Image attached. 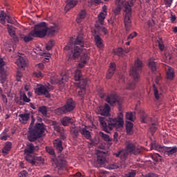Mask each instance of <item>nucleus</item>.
Wrapping results in <instances>:
<instances>
[{"instance_id": "nucleus-16", "label": "nucleus", "mask_w": 177, "mask_h": 177, "mask_svg": "<svg viewBox=\"0 0 177 177\" xmlns=\"http://www.w3.org/2000/svg\"><path fill=\"white\" fill-rule=\"evenodd\" d=\"M30 164L35 165V167H39L44 164V158L42 157H38L35 155H33L31 158H30L28 160Z\"/></svg>"}, {"instance_id": "nucleus-52", "label": "nucleus", "mask_w": 177, "mask_h": 177, "mask_svg": "<svg viewBox=\"0 0 177 177\" xmlns=\"http://www.w3.org/2000/svg\"><path fill=\"white\" fill-rule=\"evenodd\" d=\"M138 35V33L136 32H133V33L130 34L128 37L127 39H133L135 38V37H136Z\"/></svg>"}, {"instance_id": "nucleus-15", "label": "nucleus", "mask_w": 177, "mask_h": 177, "mask_svg": "<svg viewBox=\"0 0 177 177\" xmlns=\"http://www.w3.org/2000/svg\"><path fill=\"white\" fill-rule=\"evenodd\" d=\"M81 133V127L77 126L75 124L70 127V133L74 140H77Z\"/></svg>"}, {"instance_id": "nucleus-32", "label": "nucleus", "mask_w": 177, "mask_h": 177, "mask_svg": "<svg viewBox=\"0 0 177 177\" xmlns=\"http://www.w3.org/2000/svg\"><path fill=\"white\" fill-rule=\"evenodd\" d=\"M86 15V12L84 10H82L80 12L79 15L77 16V17L76 19L77 23H78V24L81 23V21H82V20H84V19H85Z\"/></svg>"}, {"instance_id": "nucleus-20", "label": "nucleus", "mask_w": 177, "mask_h": 177, "mask_svg": "<svg viewBox=\"0 0 177 177\" xmlns=\"http://www.w3.org/2000/svg\"><path fill=\"white\" fill-rule=\"evenodd\" d=\"M7 30L8 31V34L12 37L15 42H19V37L16 36V28L12 25H7Z\"/></svg>"}, {"instance_id": "nucleus-43", "label": "nucleus", "mask_w": 177, "mask_h": 177, "mask_svg": "<svg viewBox=\"0 0 177 177\" xmlns=\"http://www.w3.org/2000/svg\"><path fill=\"white\" fill-rule=\"evenodd\" d=\"M167 77L168 78V80H172V78H174V71L171 68H169L167 72Z\"/></svg>"}, {"instance_id": "nucleus-44", "label": "nucleus", "mask_w": 177, "mask_h": 177, "mask_svg": "<svg viewBox=\"0 0 177 177\" xmlns=\"http://www.w3.org/2000/svg\"><path fill=\"white\" fill-rule=\"evenodd\" d=\"M147 24L149 28H151V31H153V27L156 26V22L154 21L153 19H149L147 22Z\"/></svg>"}, {"instance_id": "nucleus-35", "label": "nucleus", "mask_w": 177, "mask_h": 177, "mask_svg": "<svg viewBox=\"0 0 177 177\" xmlns=\"http://www.w3.org/2000/svg\"><path fill=\"white\" fill-rule=\"evenodd\" d=\"M80 133H82L84 138H86V139L91 138V132L86 129V127L81 128Z\"/></svg>"}, {"instance_id": "nucleus-39", "label": "nucleus", "mask_w": 177, "mask_h": 177, "mask_svg": "<svg viewBox=\"0 0 177 177\" xmlns=\"http://www.w3.org/2000/svg\"><path fill=\"white\" fill-rule=\"evenodd\" d=\"M133 129V123L131 122H126V130L127 133H131Z\"/></svg>"}, {"instance_id": "nucleus-55", "label": "nucleus", "mask_w": 177, "mask_h": 177, "mask_svg": "<svg viewBox=\"0 0 177 177\" xmlns=\"http://www.w3.org/2000/svg\"><path fill=\"white\" fill-rule=\"evenodd\" d=\"M36 67H37L38 71H42V70H44V64L39 63V64H37L36 66Z\"/></svg>"}, {"instance_id": "nucleus-22", "label": "nucleus", "mask_w": 177, "mask_h": 177, "mask_svg": "<svg viewBox=\"0 0 177 177\" xmlns=\"http://www.w3.org/2000/svg\"><path fill=\"white\" fill-rule=\"evenodd\" d=\"M61 124L63 127H68L70 124L74 125V120L73 118H70L68 116H65L61 119Z\"/></svg>"}, {"instance_id": "nucleus-21", "label": "nucleus", "mask_w": 177, "mask_h": 177, "mask_svg": "<svg viewBox=\"0 0 177 177\" xmlns=\"http://www.w3.org/2000/svg\"><path fill=\"white\" fill-rule=\"evenodd\" d=\"M93 37L97 48H99V49H102V48H103V39H102V37H100V36L97 35L96 30H94Z\"/></svg>"}, {"instance_id": "nucleus-30", "label": "nucleus", "mask_w": 177, "mask_h": 177, "mask_svg": "<svg viewBox=\"0 0 177 177\" xmlns=\"http://www.w3.org/2000/svg\"><path fill=\"white\" fill-rule=\"evenodd\" d=\"M114 73H115V64L111 63L109 69L108 71V73L106 75L107 80H110V78H111V77H113Z\"/></svg>"}, {"instance_id": "nucleus-3", "label": "nucleus", "mask_w": 177, "mask_h": 177, "mask_svg": "<svg viewBox=\"0 0 177 177\" xmlns=\"http://www.w3.org/2000/svg\"><path fill=\"white\" fill-rule=\"evenodd\" d=\"M30 118L31 122L28 132V140L29 142H35L39 138H42V135L45 133V124L44 123H36L34 127L35 118L32 115H30Z\"/></svg>"}, {"instance_id": "nucleus-61", "label": "nucleus", "mask_w": 177, "mask_h": 177, "mask_svg": "<svg viewBox=\"0 0 177 177\" xmlns=\"http://www.w3.org/2000/svg\"><path fill=\"white\" fill-rule=\"evenodd\" d=\"M176 20V15H171V17H170L171 23H175Z\"/></svg>"}, {"instance_id": "nucleus-54", "label": "nucleus", "mask_w": 177, "mask_h": 177, "mask_svg": "<svg viewBox=\"0 0 177 177\" xmlns=\"http://www.w3.org/2000/svg\"><path fill=\"white\" fill-rule=\"evenodd\" d=\"M8 138H9L8 134H0L1 140H8Z\"/></svg>"}, {"instance_id": "nucleus-17", "label": "nucleus", "mask_w": 177, "mask_h": 177, "mask_svg": "<svg viewBox=\"0 0 177 177\" xmlns=\"http://www.w3.org/2000/svg\"><path fill=\"white\" fill-rule=\"evenodd\" d=\"M111 109L110 108V106L108 104H105L104 106H99L98 109H97V111L98 114H100V115H104V116H109L110 115V111Z\"/></svg>"}, {"instance_id": "nucleus-9", "label": "nucleus", "mask_w": 177, "mask_h": 177, "mask_svg": "<svg viewBox=\"0 0 177 177\" xmlns=\"http://www.w3.org/2000/svg\"><path fill=\"white\" fill-rule=\"evenodd\" d=\"M141 122L144 124H149V131L151 132V135H154V132L157 131L158 128V123L157 122V118H150L149 115L144 114L141 118Z\"/></svg>"}, {"instance_id": "nucleus-40", "label": "nucleus", "mask_w": 177, "mask_h": 177, "mask_svg": "<svg viewBox=\"0 0 177 177\" xmlns=\"http://www.w3.org/2000/svg\"><path fill=\"white\" fill-rule=\"evenodd\" d=\"M106 13L104 12H100L98 15V21L100 22V24H103L104 21V19H106Z\"/></svg>"}, {"instance_id": "nucleus-7", "label": "nucleus", "mask_w": 177, "mask_h": 177, "mask_svg": "<svg viewBox=\"0 0 177 177\" xmlns=\"http://www.w3.org/2000/svg\"><path fill=\"white\" fill-rule=\"evenodd\" d=\"M75 109V102L74 100L70 98L66 101V103L64 106L57 108L55 110V114L57 115H62L63 114H67L73 111Z\"/></svg>"}, {"instance_id": "nucleus-48", "label": "nucleus", "mask_w": 177, "mask_h": 177, "mask_svg": "<svg viewBox=\"0 0 177 177\" xmlns=\"http://www.w3.org/2000/svg\"><path fill=\"white\" fill-rule=\"evenodd\" d=\"M126 118L129 120V121H133V114L132 112H128L126 113Z\"/></svg>"}, {"instance_id": "nucleus-47", "label": "nucleus", "mask_w": 177, "mask_h": 177, "mask_svg": "<svg viewBox=\"0 0 177 177\" xmlns=\"http://www.w3.org/2000/svg\"><path fill=\"white\" fill-rule=\"evenodd\" d=\"M21 97L23 100V102H25L26 103H30V98H28L27 97V95H26V93H23L21 95Z\"/></svg>"}, {"instance_id": "nucleus-56", "label": "nucleus", "mask_w": 177, "mask_h": 177, "mask_svg": "<svg viewBox=\"0 0 177 177\" xmlns=\"http://www.w3.org/2000/svg\"><path fill=\"white\" fill-rule=\"evenodd\" d=\"M153 92L156 99L158 100L160 99V95H158V90H157V88H154Z\"/></svg>"}, {"instance_id": "nucleus-29", "label": "nucleus", "mask_w": 177, "mask_h": 177, "mask_svg": "<svg viewBox=\"0 0 177 177\" xmlns=\"http://www.w3.org/2000/svg\"><path fill=\"white\" fill-rule=\"evenodd\" d=\"M21 38L24 41V42L27 43L32 41L34 38H35V35H34L32 30H31L30 32L26 35L21 36Z\"/></svg>"}, {"instance_id": "nucleus-13", "label": "nucleus", "mask_w": 177, "mask_h": 177, "mask_svg": "<svg viewBox=\"0 0 177 177\" xmlns=\"http://www.w3.org/2000/svg\"><path fill=\"white\" fill-rule=\"evenodd\" d=\"M124 12V24L126 31H129V30H131V24L132 23V20L131 19V17H132V8H128Z\"/></svg>"}, {"instance_id": "nucleus-64", "label": "nucleus", "mask_w": 177, "mask_h": 177, "mask_svg": "<svg viewBox=\"0 0 177 177\" xmlns=\"http://www.w3.org/2000/svg\"><path fill=\"white\" fill-rule=\"evenodd\" d=\"M158 176L154 173H150L149 174L147 177H158Z\"/></svg>"}, {"instance_id": "nucleus-8", "label": "nucleus", "mask_w": 177, "mask_h": 177, "mask_svg": "<svg viewBox=\"0 0 177 177\" xmlns=\"http://www.w3.org/2000/svg\"><path fill=\"white\" fill-rule=\"evenodd\" d=\"M32 31L35 38H44L48 34V25L46 22H41L35 25Z\"/></svg>"}, {"instance_id": "nucleus-24", "label": "nucleus", "mask_w": 177, "mask_h": 177, "mask_svg": "<svg viewBox=\"0 0 177 177\" xmlns=\"http://www.w3.org/2000/svg\"><path fill=\"white\" fill-rule=\"evenodd\" d=\"M68 74L64 73L61 76V77L57 80L58 84L60 85V88L63 89L64 88V85H66V81H68Z\"/></svg>"}, {"instance_id": "nucleus-5", "label": "nucleus", "mask_w": 177, "mask_h": 177, "mask_svg": "<svg viewBox=\"0 0 177 177\" xmlns=\"http://www.w3.org/2000/svg\"><path fill=\"white\" fill-rule=\"evenodd\" d=\"M143 67V62L139 59H137L135 61L134 66L132 67V69L130 71V75H132L134 81L131 83H129L127 89L131 91L132 89H135L136 88V82L139 81V78H140V75L139 73L142 71V68Z\"/></svg>"}, {"instance_id": "nucleus-28", "label": "nucleus", "mask_w": 177, "mask_h": 177, "mask_svg": "<svg viewBox=\"0 0 177 177\" xmlns=\"http://www.w3.org/2000/svg\"><path fill=\"white\" fill-rule=\"evenodd\" d=\"M55 165L57 168H64L67 165V161L64 158H58L55 162Z\"/></svg>"}, {"instance_id": "nucleus-46", "label": "nucleus", "mask_w": 177, "mask_h": 177, "mask_svg": "<svg viewBox=\"0 0 177 177\" xmlns=\"http://www.w3.org/2000/svg\"><path fill=\"white\" fill-rule=\"evenodd\" d=\"M46 151L50 156H55V150L50 147H46Z\"/></svg>"}, {"instance_id": "nucleus-12", "label": "nucleus", "mask_w": 177, "mask_h": 177, "mask_svg": "<svg viewBox=\"0 0 177 177\" xmlns=\"http://www.w3.org/2000/svg\"><path fill=\"white\" fill-rule=\"evenodd\" d=\"M35 92L38 96L49 95V92H50V84H37V87L35 89Z\"/></svg>"}, {"instance_id": "nucleus-63", "label": "nucleus", "mask_w": 177, "mask_h": 177, "mask_svg": "<svg viewBox=\"0 0 177 177\" xmlns=\"http://www.w3.org/2000/svg\"><path fill=\"white\" fill-rule=\"evenodd\" d=\"M113 140L117 143L118 142V133L115 132L113 135Z\"/></svg>"}, {"instance_id": "nucleus-18", "label": "nucleus", "mask_w": 177, "mask_h": 177, "mask_svg": "<svg viewBox=\"0 0 177 177\" xmlns=\"http://www.w3.org/2000/svg\"><path fill=\"white\" fill-rule=\"evenodd\" d=\"M129 154L125 149H119L116 153H113V156L117 158H120L121 161H126Z\"/></svg>"}, {"instance_id": "nucleus-49", "label": "nucleus", "mask_w": 177, "mask_h": 177, "mask_svg": "<svg viewBox=\"0 0 177 177\" xmlns=\"http://www.w3.org/2000/svg\"><path fill=\"white\" fill-rule=\"evenodd\" d=\"M121 7L120 6H117L114 10H113V13L115 16H118V15H120L121 13Z\"/></svg>"}, {"instance_id": "nucleus-59", "label": "nucleus", "mask_w": 177, "mask_h": 177, "mask_svg": "<svg viewBox=\"0 0 177 177\" xmlns=\"http://www.w3.org/2000/svg\"><path fill=\"white\" fill-rule=\"evenodd\" d=\"M160 80H161V75L160 73H158L156 75V84H159Z\"/></svg>"}, {"instance_id": "nucleus-26", "label": "nucleus", "mask_w": 177, "mask_h": 177, "mask_svg": "<svg viewBox=\"0 0 177 177\" xmlns=\"http://www.w3.org/2000/svg\"><path fill=\"white\" fill-rule=\"evenodd\" d=\"M15 63L19 68H24L27 66V58L26 57H19Z\"/></svg>"}, {"instance_id": "nucleus-37", "label": "nucleus", "mask_w": 177, "mask_h": 177, "mask_svg": "<svg viewBox=\"0 0 177 177\" xmlns=\"http://www.w3.org/2000/svg\"><path fill=\"white\" fill-rule=\"evenodd\" d=\"M99 136L100 138L103 139L104 142H111V139L110 138V136L107 135L102 131L99 133Z\"/></svg>"}, {"instance_id": "nucleus-38", "label": "nucleus", "mask_w": 177, "mask_h": 177, "mask_svg": "<svg viewBox=\"0 0 177 177\" xmlns=\"http://www.w3.org/2000/svg\"><path fill=\"white\" fill-rule=\"evenodd\" d=\"M57 31V28L55 26H51L48 28L47 26V34L48 35H55V32Z\"/></svg>"}, {"instance_id": "nucleus-36", "label": "nucleus", "mask_w": 177, "mask_h": 177, "mask_svg": "<svg viewBox=\"0 0 177 177\" xmlns=\"http://www.w3.org/2000/svg\"><path fill=\"white\" fill-rule=\"evenodd\" d=\"M149 67L150 70H151L152 73H156L157 70V64L156 63V62L150 59V61L149 62Z\"/></svg>"}, {"instance_id": "nucleus-45", "label": "nucleus", "mask_w": 177, "mask_h": 177, "mask_svg": "<svg viewBox=\"0 0 177 177\" xmlns=\"http://www.w3.org/2000/svg\"><path fill=\"white\" fill-rule=\"evenodd\" d=\"M55 45V41H53V40H50L48 42V44L46 47V49L47 50H50V49H52V48H53V46Z\"/></svg>"}, {"instance_id": "nucleus-23", "label": "nucleus", "mask_w": 177, "mask_h": 177, "mask_svg": "<svg viewBox=\"0 0 177 177\" xmlns=\"http://www.w3.org/2000/svg\"><path fill=\"white\" fill-rule=\"evenodd\" d=\"M19 121L21 124H27V122L31 118V113H25L19 115Z\"/></svg>"}, {"instance_id": "nucleus-53", "label": "nucleus", "mask_w": 177, "mask_h": 177, "mask_svg": "<svg viewBox=\"0 0 177 177\" xmlns=\"http://www.w3.org/2000/svg\"><path fill=\"white\" fill-rule=\"evenodd\" d=\"M6 20L7 21L8 23H9L10 24H13L15 23V20H13L12 19V17L9 15H7V17L6 19Z\"/></svg>"}, {"instance_id": "nucleus-41", "label": "nucleus", "mask_w": 177, "mask_h": 177, "mask_svg": "<svg viewBox=\"0 0 177 177\" xmlns=\"http://www.w3.org/2000/svg\"><path fill=\"white\" fill-rule=\"evenodd\" d=\"M8 17V15L5 13L3 11H2L0 13V21L1 24L5 25V20H6V17Z\"/></svg>"}, {"instance_id": "nucleus-2", "label": "nucleus", "mask_w": 177, "mask_h": 177, "mask_svg": "<svg viewBox=\"0 0 177 177\" xmlns=\"http://www.w3.org/2000/svg\"><path fill=\"white\" fill-rule=\"evenodd\" d=\"M73 47V50L68 53V59H77V57L80 56V61L79 63V67L82 68L85 66L88 60H89V57L88 54L85 53V50L82 49L84 48V35L79 34L74 43L69 41V44L64 47L66 50H70Z\"/></svg>"}, {"instance_id": "nucleus-51", "label": "nucleus", "mask_w": 177, "mask_h": 177, "mask_svg": "<svg viewBox=\"0 0 177 177\" xmlns=\"http://www.w3.org/2000/svg\"><path fill=\"white\" fill-rule=\"evenodd\" d=\"M33 75L37 77V78H41L44 77V74L41 72V71H38V72L33 73Z\"/></svg>"}, {"instance_id": "nucleus-42", "label": "nucleus", "mask_w": 177, "mask_h": 177, "mask_svg": "<svg viewBox=\"0 0 177 177\" xmlns=\"http://www.w3.org/2000/svg\"><path fill=\"white\" fill-rule=\"evenodd\" d=\"M114 53L117 55V56H122L124 55V49H122V48H118L114 50Z\"/></svg>"}, {"instance_id": "nucleus-25", "label": "nucleus", "mask_w": 177, "mask_h": 177, "mask_svg": "<svg viewBox=\"0 0 177 177\" xmlns=\"http://www.w3.org/2000/svg\"><path fill=\"white\" fill-rule=\"evenodd\" d=\"M115 5L120 6L121 8H122V7L124 8V12H126L127 9H132L131 6H129V2L125 0H116Z\"/></svg>"}, {"instance_id": "nucleus-34", "label": "nucleus", "mask_w": 177, "mask_h": 177, "mask_svg": "<svg viewBox=\"0 0 177 177\" xmlns=\"http://www.w3.org/2000/svg\"><path fill=\"white\" fill-rule=\"evenodd\" d=\"M38 111L39 113H41V114H42L43 117H46V115H48V106H39Z\"/></svg>"}, {"instance_id": "nucleus-60", "label": "nucleus", "mask_w": 177, "mask_h": 177, "mask_svg": "<svg viewBox=\"0 0 177 177\" xmlns=\"http://www.w3.org/2000/svg\"><path fill=\"white\" fill-rule=\"evenodd\" d=\"M27 176V171H22L19 174V177H26Z\"/></svg>"}, {"instance_id": "nucleus-10", "label": "nucleus", "mask_w": 177, "mask_h": 177, "mask_svg": "<svg viewBox=\"0 0 177 177\" xmlns=\"http://www.w3.org/2000/svg\"><path fill=\"white\" fill-rule=\"evenodd\" d=\"M39 147L38 146H34V144L29 143L27 145L26 149H24L25 160L27 161L30 160L33 156H35V151H38Z\"/></svg>"}, {"instance_id": "nucleus-14", "label": "nucleus", "mask_w": 177, "mask_h": 177, "mask_svg": "<svg viewBox=\"0 0 177 177\" xmlns=\"http://www.w3.org/2000/svg\"><path fill=\"white\" fill-rule=\"evenodd\" d=\"M6 66V62L3 60V59L0 58V82L1 84H3L6 80V76L8 73H6V68L5 66Z\"/></svg>"}, {"instance_id": "nucleus-50", "label": "nucleus", "mask_w": 177, "mask_h": 177, "mask_svg": "<svg viewBox=\"0 0 177 177\" xmlns=\"http://www.w3.org/2000/svg\"><path fill=\"white\" fill-rule=\"evenodd\" d=\"M136 176V171L133 170L125 174L124 177H135Z\"/></svg>"}, {"instance_id": "nucleus-58", "label": "nucleus", "mask_w": 177, "mask_h": 177, "mask_svg": "<svg viewBox=\"0 0 177 177\" xmlns=\"http://www.w3.org/2000/svg\"><path fill=\"white\" fill-rule=\"evenodd\" d=\"M165 5L167 8H171V5H172V0H165Z\"/></svg>"}, {"instance_id": "nucleus-19", "label": "nucleus", "mask_w": 177, "mask_h": 177, "mask_svg": "<svg viewBox=\"0 0 177 177\" xmlns=\"http://www.w3.org/2000/svg\"><path fill=\"white\" fill-rule=\"evenodd\" d=\"M107 153L102 151H97V161L101 165H103L107 161Z\"/></svg>"}, {"instance_id": "nucleus-6", "label": "nucleus", "mask_w": 177, "mask_h": 177, "mask_svg": "<svg viewBox=\"0 0 177 177\" xmlns=\"http://www.w3.org/2000/svg\"><path fill=\"white\" fill-rule=\"evenodd\" d=\"M151 150H156L160 153H165L167 156H174L177 153V147H164L158 145L156 141L151 143Z\"/></svg>"}, {"instance_id": "nucleus-27", "label": "nucleus", "mask_w": 177, "mask_h": 177, "mask_svg": "<svg viewBox=\"0 0 177 177\" xmlns=\"http://www.w3.org/2000/svg\"><path fill=\"white\" fill-rule=\"evenodd\" d=\"M66 5L65 6L66 12H68L70 9H73L74 6H77L78 4V0H69L68 1H66Z\"/></svg>"}, {"instance_id": "nucleus-57", "label": "nucleus", "mask_w": 177, "mask_h": 177, "mask_svg": "<svg viewBox=\"0 0 177 177\" xmlns=\"http://www.w3.org/2000/svg\"><path fill=\"white\" fill-rule=\"evenodd\" d=\"M54 129L59 133H61V132H62V127H60V126H59V125H55Z\"/></svg>"}, {"instance_id": "nucleus-1", "label": "nucleus", "mask_w": 177, "mask_h": 177, "mask_svg": "<svg viewBox=\"0 0 177 177\" xmlns=\"http://www.w3.org/2000/svg\"><path fill=\"white\" fill-rule=\"evenodd\" d=\"M106 103L111 106H119V115L117 118H103L99 117L101 128L102 131L110 133L113 128H122L124 127V115L122 114V100L117 95H111L106 98Z\"/></svg>"}, {"instance_id": "nucleus-4", "label": "nucleus", "mask_w": 177, "mask_h": 177, "mask_svg": "<svg viewBox=\"0 0 177 177\" xmlns=\"http://www.w3.org/2000/svg\"><path fill=\"white\" fill-rule=\"evenodd\" d=\"M74 78L76 81H80L77 83V91L78 92V95L81 97V100H84V96H85V93H86V86H88L89 80L88 78L82 77V73L80 69L75 70Z\"/></svg>"}, {"instance_id": "nucleus-33", "label": "nucleus", "mask_w": 177, "mask_h": 177, "mask_svg": "<svg viewBox=\"0 0 177 177\" xmlns=\"http://www.w3.org/2000/svg\"><path fill=\"white\" fill-rule=\"evenodd\" d=\"M11 149L12 143L10 142H6V145L2 150V153H3V154H8V153H9V151H10Z\"/></svg>"}, {"instance_id": "nucleus-11", "label": "nucleus", "mask_w": 177, "mask_h": 177, "mask_svg": "<svg viewBox=\"0 0 177 177\" xmlns=\"http://www.w3.org/2000/svg\"><path fill=\"white\" fill-rule=\"evenodd\" d=\"M125 151L129 154H133L134 156H139L142 153L140 147H136L132 142H127Z\"/></svg>"}, {"instance_id": "nucleus-62", "label": "nucleus", "mask_w": 177, "mask_h": 177, "mask_svg": "<svg viewBox=\"0 0 177 177\" xmlns=\"http://www.w3.org/2000/svg\"><path fill=\"white\" fill-rule=\"evenodd\" d=\"M100 30L102 31V32H104L105 35H106V34H109V31L107 30V29L103 26L100 28Z\"/></svg>"}, {"instance_id": "nucleus-31", "label": "nucleus", "mask_w": 177, "mask_h": 177, "mask_svg": "<svg viewBox=\"0 0 177 177\" xmlns=\"http://www.w3.org/2000/svg\"><path fill=\"white\" fill-rule=\"evenodd\" d=\"M54 147L58 150V151L62 152L63 151V145L62 143V140L60 139H56L54 140L53 142Z\"/></svg>"}]
</instances>
